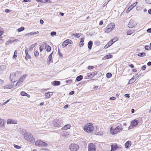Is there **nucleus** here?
I'll return each mask as SVG.
<instances>
[{
	"mask_svg": "<svg viewBox=\"0 0 151 151\" xmlns=\"http://www.w3.org/2000/svg\"><path fill=\"white\" fill-rule=\"evenodd\" d=\"M137 55L139 57H143L145 56L146 54L145 52H142V53L138 54Z\"/></svg>",
	"mask_w": 151,
	"mask_h": 151,
	"instance_id": "obj_29",
	"label": "nucleus"
},
{
	"mask_svg": "<svg viewBox=\"0 0 151 151\" xmlns=\"http://www.w3.org/2000/svg\"><path fill=\"white\" fill-rule=\"evenodd\" d=\"M26 55L28 54V50L26 48L25 50Z\"/></svg>",
	"mask_w": 151,
	"mask_h": 151,
	"instance_id": "obj_53",
	"label": "nucleus"
},
{
	"mask_svg": "<svg viewBox=\"0 0 151 151\" xmlns=\"http://www.w3.org/2000/svg\"><path fill=\"white\" fill-rule=\"evenodd\" d=\"M131 145V142L130 141H128L125 143V146L126 148H128Z\"/></svg>",
	"mask_w": 151,
	"mask_h": 151,
	"instance_id": "obj_19",
	"label": "nucleus"
},
{
	"mask_svg": "<svg viewBox=\"0 0 151 151\" xmlns=\"http://www.w3.org/2000/svg\"><path fill=\"white\" fill-rule=\"evenodd\" d=\"M110 46L109 45L107 44L104 47V48H105V49H106V48H108Z\"/></svg>",
	"mask_w": 151,
	"mask_h": 151,
	"instance_id": "obj_56",
	"label": "nucleus"
},
{
	"mask_svg": "<svg viewBox=\"0 0 151 151\" xmlns=\"http://www.w3.org/2000/svg\"><path fill=\"white\" fill-rule=\"evenodd\" d=\"M83 78V77L81 75H80L77 77L76 80L77 81H79L81 80Z\"/></svg>",
	"mask_w": 151,
	"mask_h": 151,
	"instance_id": "obj_26",
	"label": "nucleus"
},
{
	"mask_svg": "<svg viewBox=\"0 0 151 151\" xmlns=\"http://www.w3.org/2000/svg\"><path fill=\"white\" fill-rule=\"evenodd\" d=\"M17 51L15 50L14 52V55L13 56V58H16L17 57Z\"/></svg>",
	"mask_w": 151,
	"mask_h": 151,
	"instance_id": "obj_36",
	"label": "nucleus"
},
{
	"mask_svg": "<svg viewBox=\"0 0 151 151\" xmlns=\"http://www.w3.org/2000/svg\"><path fill=\"white\" fill-rule=\"evenodd\" d=\"M137 25L136 23L133 20H131L128 24V27L129 28H132L133 27H135Z\"/></svg>",
	"mask_w": 151,
	"mask_h": 151,
	"instance_id": "obj_8",
	"label": "nucleus"
},
{
	"mask_svg": "<svg viewBox=\"0 0 151 151\" xmlns=\"http://www.w3.org/2000/svg\"><path fill=\"white\" fill-rule=\"evenodd\" d=\"M122 125L121 124L117 126L114 128H113V127L111 126L110 128V134L112 135H114L122 132L123 129L122 128Z\"/></svg>",
	"mask_w": 151,
	"mask_h": 151,
	"instance_id": "obj_2",
	"label": "nucleus"
},
{
	"mask_svg": "<svg viewBox=\"0 0 151 151\" xmlns=\"http://www.w3.org/2000/svg\"><path fill=\"white\" fill-rule=\"evenodd\" d=\"M58 0L55 1L54 0H45V2L49 3H55Z\"/></svg>",
	"mask_w": 151,
	"mask_h": 151,
	"instance_id": "obj_24",
	"label": "nucleus"
},
{
	"mask_svg": "<svg viewBox=\"0 0 151 151\" xmlns=\"http://www.w3.org/2000/svg\"><path fill=\"white\" fill-rule=\"evenodd\" d=\"M145 1L147 3L151 4V0H145Z\"/></svg>",
	"mask_w": 151,
	"mask_h": 151,
	"instance_id": "obj_49",
	"label": "nucleus"
},
{
	"mask_svg": "<svg viewBox=\"0 0 151 151\" xmlns=\"http://www.w3.org/2000/svg\"><path fill=\"white\" fill-rule=\"evenodd\" d=\"M27 77V75L24 74L20 78L19 81L17 82L16 84V86L19 85V83L22 82L23 81H24Z\"/></svg>",
	"mask_w": 151,
	"mask_h": 151,
	"instance_id": "obj_10",
	"label": "nucleus"
},
{
	"mask_svg": "<svg viewBox=\"0 0 151 151\" xmlns=\"http://www.w3.org/2000/svg\"><path fill=\"white\" fill-rule=\"evenodd\" d=\"M136 80V79H135L133 77L129 80L128 83L129 84H131L134 82Z\"/></svg>",
	"mask_w": 151,
	"mask_h": 151,
	"instance_id": "obj_23",
	"label": "nucleus"
},
{
	"mask_svg": "<svg viewBox=\"0 0 151 151\" xmlns=\"http://www.w3.org/2000/svg\"><path fill=\"white\" fill-rule=\"evenodd\" d=\"M60 82L59 81H53L54 86H58L60 84Z\"/></svg>",
	"mask_w": 151,
	"mask_h": 151,
	"instance_id": "obj_25",
	"label": "nucleus"
},
{
	"mask_svg": "<svg viewBox=\"0 0 151 151\" xmlns=\"http://www.w3.org/2000/svg\"><path fill=\"white\" fill-rule=\"evenodd\" d=\"M80 46L81 47H83L84 45L83 42H80Z\"/></svg>",
	"mask_w": 151,
	"mask_h": 151,
	"instance_id": "obj_58",
	"label": "nucleus"
},
{
	"mask_svg": "<svg viewBox=\"0 0 151 151\" xmlns=\"http://www.w3.org/2000/svg\"><path fill=\"white\" fill-rule=\"evenodd\" d=\"M21 94H28L24 91H22L21 93Z\"/></svg>",
	"mask_w": 151,
	"mask_h": 151,
	"instance_id": "obj_62",
	"label": "nucleus"
},
{
	"mask_svg": "<svg viewBox=\"0 0 151 151\" xmlns=\"http://www.w3.org/2000/svg\"><path fill=\"white\" fill-rule=\"evenodd\" d=\"M147 31L148 33H151V28H149L147 29Z\"/></svg>",
	"mask_w": 151,
	"mask_h": 151,
	"instance_id": "obj_59",
	"label": "nucleus"
},
{
	"mask_svg": "<svg viewBox=\"0 0 151 151\" xmlns=\"http://www.w3.org/2000/svg\"><path fill=\"white\" fill-rule=\"evenodd\" d=\"M52 53H51L49 56L48 57V62L50 63L51 61V60L52 58Z\"/></svg>",
	"mask_w": 151,
	"mask_h": 151,
	"instance_id": "obj_30",
	"label": "nucleus"
},
{
	"mask_svg": "<svg viewBox=\"0 0 151 151\" xmlns=\"http://www.w3.org/2000/svg\"><path fill=\"white\" fill-rule=\"evenodd\" d=\"M10 79L12 83H14L17 81V78L16 75L14 73H11L10 74Z\"/></svg>",
	"mask_w": 151,
	"mask_h": 151,
	"instance_id": "obj_7",
	"label": "nucleus"
},
{
	"mask_svg": "<svg viewBox=\"0 0 151 151\" xmlns=\"http://www.w3.org/2000/svg\"><path fill=\"white\" fill-rule=\"evenodd\" d=\"M56 32H52L50 33V35L51 36L55 35H56Z\"/></svg>",
	"mask_w": 151,
	"mask_h": 151,
	"instance_id": "obj_47",
	"label": "nucleus"
},
{
	"mask_svg": "<svg viewBox=\"0 0 151 151\" xmlns=\"http://www.w3.org/2000/svg\"><path fill=\"white\" fill-rule=\"evenodd\" d=\"M44 47L43 46H40V52H42L43 50Z\"/></svg>",
	"mask_w": 151,
	"mask_h": 151,
	"instance_id": "obj_46",
	"label": "nucleus"
},
{
	"mask_svg": "<svg viewBox=\"0 0 151 151\" xmlns=\"http://www.w3.org/2000/svg\"><path fill=\"white\" fill-rule=\"evenodd\" d=\"M37 44L35 43V44H33L32 45H31L30 47L29 48V50H32V48L35 47V46Z\"/></svg>",
	"mask_w": 151,
	"mask_h": 151,
	"instance_id": "obj_39",
	"label": "nucleus"
},
{
	"mask_svg": "<svg viewBox=\"0 0 151 151\" xmlns=\"http://www.w3.org/2000/svg\"><path fill=\"white\" fill-rule=\"evenodd\" d=\"M14 148H16V149H20L21 148V147L19 146L16 145H14Z\"/></svg>",
	"mask_w": 151,
	"mask_h": 151,
	"instance_id": "obj_41",
	"label": "nucleus"
},
{
	"mask_svg": "<svg viewBox=\"0 0 151 151\" xmlns=\"http://www.w3.org/2000/svg\"><path fill=\"white\" fill-rule=\"evenodd\" d=\"M30 58V56L28 55H26L25 58L26 60H28Z\"/></svg>",
	"mask_w": 151,
	"mask_h": 151,
	"instance_id": "obj_44",
	"label": "nucleus"
},
{
	"mask_svg": "<svg viewBox=\"0 0 151 151\" xmlns=\"http://www.w3.org/2000/svg\"><path fill=\"white\" fill-rule=\"evenodd\" d=\"M62 135L64 137L67 138L68 137L69 135V134L68 132H63Z\"/></svg>",
	"mask_w": 151,
	"mask_h": 151,
	"instance_id": "obj_22",
	"label": "nucleus"
},
{
	"mask_svg": "<svg viewBox=\"0 0 151 151\" xmlns=\"http://www.w3.org/2000/svg\"><path fill=\"white\" fill-rule=\"evenodd\" d=\"M35 0L37 2L43 3V0Z\"/></svg>",
	"mask_w": 151,
	"mask_h": 151,
	"instance_id": "obj_54",
	"label": "nucleus"
},
{
	"mask_svg": "<svg viewBox=\"0 0 151 151\" xmlns=\"http://www.w3.org/2000/svg\"><path fill=\"white\" fill-rule=\"evenodd\" d=\"M146 68V66L145 65H144V66H143L141 68V69L142 70H145Z\"/></svg>",
	"mask_w": 151,
	"mask_h": 151,
	"instance_id": "obj_48",
	"label": "nucleus"
},
{
	"mask_svg": "<svg viewBox=\"0 0 151 151\" xmlns=\"http://www.w3.org/2000/svg\"><path fill=\"white\" fill-rule=\"evenodd\" d=\"M69 149L71 151H77L79 147L78 145L75 143H72L69 146Z\"/></svg>",
	"mask_w": 151,
	"mask_h": 151,
	"instance_id": "obj_6",
	"label": "nucleus"
},
{
	"mask_svg": "<svg viewBox=\"0 0 151 151\" xmlns=\"http://www.w3.org/2000/svg\"><path fill=\"white\" fill-rule=\"evenodd\" d=\"M9 101V99L4 102L3 104H2V105H4L6 104L7 103H8Z\"/></svg>",
	"mask_w": 151,
	"mask_h": 151,
	"instance_id": "obj_51",
	"label": "nucleus"
},
{
	"mask_svg": "<svg viewBox=\"0 0 151 151\" xmlns=\"http://www.w3.org/2000/svg\"><path fill=\"white\" fill-rule=\"evenodd\" d=\"M111 76L112 75L111 73H107L106 76L107 77V78H109L111 77Z\"/></svg>",
	"mask_w": 151,
	"mask_h": 151,
	"instance_id": "obj_38",
	"label": "nucleus"
},
{
	"mask_svg": "<svg viewBox=\"0 0 151 151\" xmlns=\"http://www.w3.org/2000/svg\"><path fill=\"white\" fill-rule=\"evenodd\" d=\"M81 34L78 33H75L74 34H73V35L76 37L77 38H78L80 36Z\"/></svg>",
	"mask_w": 151,
	"mask_h": 151,
	"instance_id": "obj_35",
	"label": "nucleus"
},
{
	"mask_svg": "<svg viewBox=\"0 0 151 151\" xmlns=\"http://www.w3.org/2000/svg\"><path fill=\"white\" fill-rule=\"evenodd\" d=\"M93 126L92 123H89L85 124L83 127V130L85 132L91 133L93 131Z\"/></svg>",
	"mask_w": 151,
	"mask_h": 151,
	"instance_id": "obj_3",
	"label": "nucleus"
},
{
	"mask_svg": "<svg viewBox=\"0 0 151 151\" xmlns=\"http://www.w3.org/2000/svg\"><path fill=\"white\" fill-rule=\"evenodd\" d=\"M47 90L46 89H43L42 90V91L44 92L43 93L44 94L45 93V94H49V93H51V92H50L49 91H47Z\"/></svg>",
	"mask_w": 151,
	"mask_h": 151,
	"instance_id": "obj_31",
	"label": "nucleus"
},
{
	"mask_svg": "<svg viewBox=\"0 0 151 151\" xmlns=\"http://www.w3.org/2000/svg\"><path fill=\"white\" fill-rule=\"evenodd\" d=\"M68 45L67 43L66 42V41H65L64 42H63L62 45V47L63 48H64L67 45Z\"/></svg>",
	"mask_w": 151,
	"mask_h": 151,
	"instance_id": "obj_32",
	"label": "nucleus"
},
{
	"mask_svg": "<svg viewBox=\"0 0 151 151\" xmlns=\"http://www.w3.org/2000/svg\"><path fill=\"white\" fill-rule=\"evenodd\" d=\"M138 124V122L136 120H134L132 121L131 124V126H130L128 128V130L129 129H132V127H136Z\"/></svg>",
	"mask_w": 151,
	"mask_h": 151,
	"instance_id": "obj_11",
	"label": "nucleus"
},
{
	"mask_svg": "<svg viewBox=\"0 0 151 151\" xmlns=\"http://www.w3.org/2000/svg\"><path fill=\"white\" fill-rule=\"evenodd\" d=\"M17 120L13 119H8L6 121L7 124H17Z\"/></svg>",
	"mask_w": 151,
	"mask_h": 151,
	"instance_id": "obj_12",
	"label": "nucleus"
},
{
	"mask_svg": "<svg viewBox=\"0 0 151 151\" xmlns=\"http://www.w3.org/2000/svg\"><path fill=\"white\" fill-rule=\"evenodd\" d=\"M33 32H30L29 33H27L26 35V36H31L33 35Z\"/></svg>",
	"mask_w": 151,
	"mask_h": 151,
	"instance_id": "obj_45",
	"label": "nucleus"
},
{
	"mask_svg": "<svg viewBox=\"0 0 151 151\" xmlns=\"http://www.w3.org/2000/svg\"><path fill=\"white\" fill-rule=\"evenodd\" d=\"M24 29V28L23 27H21L20 28H19L17 29V31L19 32H21Z\"/></svg>",
	"mask_w": 151,
	"mask_h": 151,
	"instance_id": "obj_34",
	"label": "nucleus"
},
{
	"mask_svg": "<svg viewBox=\"0 0 151 151\" xmlns=\"http://www.w3.org/2000/svg\"><path fill=\"white\" fill-rule=\"evenodd\" d=\"M132 33V32L131 31H127V34L128 35H130Z\"/></svg>",
	"mask_w": 151,
	"mask_h": 151,
	"instance_id": "obj_50",
	"label": "nucleus"
},
{
	"mask_svg": "<svg viewBox=\"0 0 151 151\" xmlns=\"http://www.w3.org/2000/svg\"><path fill=\"white\" fill-rule=\"evenodd\" d=\"M42 141L41 140H37L35 143V145L36 146H42Z\"/></svg>",
	"mask_w": 151,
	"mask_h": 151,
	"instance_id": "obj_17",
	"label": "nucleus"
},
{
	"mask_svg": "<svg viewBox=\"0 0 151 151\" xmlns=\"http://www.w3.org/2000/svg\"><path fill=\"white\" fill-rule=\"evenodd\" d=\"M93 68V66H89L88 67V68L89 69H91Z\"/></svg>",
	"mask_w": 151,
	"mask_h": 151,
	"instance_id": "obj_61",
	"label": "nucleus"
},
{
	"mask_svg": "<svg viewBox=\"0 0 151 151\" xmlns=\"http://www.w3.org/2000/svg\"><path fill=\"white\" fill-rule=\"evenodd\" d=\"M22 134L23 135L25 139L28 142H33L35 140L32 135L31 134H28L25 129L22 130Z\"/></svg>",
	"mask_w": 151,
	"mask_h": 151,
	"instance_id": "obj_1",
	"label": "nucleus"
},
{
	"mask_svg": "<svg viewBox=\"0 0 151 151\" xmlns=\"http://www.w3.org/2000/svg\"><path fill=\"white\" fill-rule=\"evenodd\" d=\"M53 124L55 127H59L63 124V120L60 119H56L53 122Z\"/></svg>",
	"mask_w": 151,
	"mask_h": 151,
	"instance_id": "obj_5",
	"label": "nucleus"
},
{
	"mask_svg": "<svg viewBox=\"0 0 151 151\" xmlns=\"http://www.w3.org/2000/svg\"><path fill=\"white\" fill-rule=\"evenodd\" d=\"M39 33V32L38 31H37L36 32H33V35H36Z\"/></svg>",
	"mask_w": 151,
	"mask_h": 151,
	"instance_id": "obj_60",
	"label": "nucleus"
},
{
	"mask_svg": "<svg viewBox=\"0 0 151 151\" xmlns=\"http://www.w3.org/2000/svg\"><path fill=\"white\" fill-rule=\"evenodd\" d=\"M13 87V86L12 85H7L5 86L4 87V89H11Z\"/></svg>",
	"mask_w": 151,
	"mask_h": 151,
	"instance_id": "obj_28",
	"label": "nucleus"
},
{
	"mask_svg": "<svg viewBox=\"0 0 151 151\" xmlns=\"http://www.w3.org/2000/svg\"><path fill=\"white\" fill-rule=\"evenodd\" d=\"M115 99H116V98L114 97H111L110 98V99L112 100H115Z\"/></svg>",
	"mask_w": 151,
	"mask_h": 151,
	"instance_id": "obj_57",
	"label": "nucleus"
},
{
	"mask_svg": "<svg viewBox=\"0 0 151 151\" xmlns=\"http://www.w3.org/2000/svg\"><path fill=\"white\" fill-rule=\"evenodd\" d=\"M111 149L110 151H114L117 150L118 146L116 144L114 143L111 145Z\"/></svg>",
	"mask_w": 151,
	"mask_h": 151,
	"instance_id": "obj_14",
	"label": "nucleus"
},
{
	"mask_svg": "<svg viewBox=\"0 0 151 151\" xmlns=\"http://www.w3.org/2000/svg\"><path fill=\"white\" fill-rule=\"evenodd\" d=\"M109 46L112 45L113 44L112 40H111L107 43Z\"/></svg>",
	"mask_w": 151,
	"mask_h": 151,
	"instance_id": "obj_52",
	"label": "nucleus"
},
{
	"mask_svg": "<svg viewBox=\"0 0 151 151\" xmlns=\"http://www.w3.org/2000/svg\"><path fill=\"white\" fill-rule=\"evenodd\" d=\"M97 74V72L95 71L93 73H89L87 74V76L90 78H92Z\"/></svg>",
	"mask_w": 151,
	"mask_h": 151,
	"instance_id": "obj_13",
	"label": "nucleus"
},
{
	"mask_svg": "<svg viewBox=\"0 0 151 151\" xmlns=\"http://www.w3.org/2000/svg\"><path fill=\"white\" fill-rule=\"evenodd\" d=\"M145 49L147 50H149L151 49L150 46L149 45H145Z\"/></svg>",
	"mask_w": 151,
	"mask_h": 151,
	"instance_id": "obj_33",
	"label": "nucleus"
},
{
	"mask_svg": "<svg viewBox=\"0 0 151 151\" xmlns=\"http://www.w3.org/2000/svg\"><path fill=\"white\" fill-rule=\"evenodd\" d=\"M40 23L42 24H43L44 22V21L42 19H40Z\"/></svg>",
	"mask_w": 151,
	"mask_h": 151,
	"instance_id": "obj_63",
	"label": "nucleus"
},
{
	"mask_svg": "<svg viewBox=\"0 0 151 151\" xmlns=\"http://www.w3.org/2000/svg\"><path fill=\"white\" fill-rule=\"evenodd\" d=\"M45 98H49L50 97V95H45Z\"/></svg>",
	"mask_w": 151,
	"mask_h": 151,
	"instance_id": "obj_55",
	"label": "nucleus"
},
{
	"mask_svg": "<svg viewBox=\"0 0 151 151\" xmlns=\"http://www.w3.org/2000/svg\"><path fill=\"white\" fill-rule=\"evenodd\" d=\"M42 150H44L45 151H50L49 149H43Z\"/></svg>",
	"mask_w": 151,
	"mask_h": 151,
	"instance_id": "obj_64",
	"label": "nucleus"
},
{
	"mask_svg": "<svg viewBox=\"0 0 151 151\" xmlns=\"http://www.w3.org/2000/svg\"><path fill=\"white\" fill-rule=\"evenodd\" d=\"M18 40L17 39H15L13 40H9L7 41L6 42V45H9V44H11L13 42H17V41Z\"/></svg>",
	"mask_w": 151,
	"mask_h": 151,
	"instance_id": "obj_18",
	"label": "nucleus"
},
{
	"mask_svg": "<svg viewBox=\"0 0 151 151\" xmlns=\"http://www.w3.org/2000/svg\"><path fill=\"white\" fill-rule=\"evenodd\" d=\"M92 44H93L92 42L91 41H89V42H88V48L89 50L91 49L92 46Z\"/></svg>",
	"mask_w": 151,
	"mask_h": 151,
	"instance_id": "obj_21",
	"label": "nucleus"
},
{
	"mask_svg": "<svg viewBox=\"0 0 151 151\" xmlns=\"http://www.w3.org/2000/svg\"><path fill=\"white\" fill-rule=\"evenodd\" d=\"M65 41H66V42L68 44L69 43L71 44L72 42V41L70 40L69 39L66 40Z\"/></svg>",
	"mask_w": 151,
	"mask_h": 151,
	"instance_id": "obj_42",
	"label": "nucleus"
},
{
	"mask_svg": "<svg viewBox=\"0 0 151 151\" xmlns=\"http://www.w3.org/2000/svg\"><path fill=\"white\" fill-rule=\"evenodd\" d=\"M112 57V55H108L105 56V58L106 59H109Z\"/></svg>",
	"mask_w": 151,
	"mask_h": 151,
	"instance_id": "obj_40",
	"label": "nucleus"
},
{
	"mask_svg": "<svg viewBox=\"0 0 151 151\" xmlns=\"http://www.w3.org/2000/svg\"><path fill=\"white\" fill-rule=\"evenodd\" d=\"M71 127V125L70 124H68L64 126L61 128L62 130H66L70 129Z\"/></svg>",
	"mask_w": 151,
	"mask_h": 151,
	"instance_id": "obj_16",
	"label": "nucleus"
},
{
	"mask_svg": "<svg viewBox=\"0 0 151 151\" xmlns=\"http://www.w3.org/2000/svg\"><path fill=\"white\" fill-rule=\"evenodd\" d=\"M47 145L46 143L45 142H43L42 141V146L43 147H46V146H47Z\"/></svg>",
	"mask_w": 151,
	"mask_h": 151,
	"instance_id": "obj_43",
	"label": "nucleus"
},
{
	"mask_svg": "<svg viewBox=\"0 0 151 151\" xmlns=\"http://www.w3.org/2000/svg\"><path fill=\"white\" fill-rule=\"evenodd\" d=\"M88 151H96L95 145L93 143H90L88 147Z\"/></svg>",
	"mask_w": 151,
	"mask_h": 151,
	"instance_id": "obj_9",
	"label": "nucleus"
},
{
	"mask_svg": "<svg viewBox=\"0 0 151 151\" xmlns=\"http://www.w3.org/2000/svg\"><path fill=\"white\" fill-rule=\"evenodd\" d=\"M35 56L36 57H37L39 55V52L38 51L36 50L34 52Z\"/></svg>",
	"mask_w": 151,
	"mask_h": 151,
	"instance_id": "obj_37",
	"label": "nucleus"
},
{
	"mask_svg": "<svg viewBox=\"0 0 151 151\" xmlns=\"http://www.w3.org/2000/svg\"><path fill=\"white\" fill-rule=\"evenodd\" d=\"M3 29L2 28L0 27V40H1L2 39V35L3 34Z\"/></svg>",
	"mask_w": 151,
	"mask_h": 151,
	"instance_id": "obj_20",
	"label": "nucleus"
},
{
	"mask_svg": "<svg viewBox=\"0 0 151 151\" xmlns=\"http://www.w3.org/2000/svg\"><path fill=\"white\" fill-rule=\"evenodd\" d=\"M115 24L114 23H111L109 24L105 29V32L108 33L111 32L114 28Z\"/></svg>",
	"mask_w": 151,
	"mask_h": 151,
	"instance_id": "obj_4",
	"label": "nucleus"
},
{
	"mask_svg": "<svg viewBox=\"0 0 151 151\" xmlns=\"http://www.w3.org/2000/svg\"><path fill=\"white\" fill-rule=\"evenodd\" d=\"M45 49L48 52L50 51L51 50L50 47L48 45L45 46Z\"/></svg>",
	"mask_w": 151,
	"mask_h": 151,
	"instance_id": "obj_27",
	"label": "nucleus"
},
{
	"mask_svg": "<svg viewBox=\"0 0 151 151\" xmlns=\"http://www.w3.org/2000/svg\"><path fill=\"white\" fill-rule=\"evenodd\" d=\"M5 121L0 118V127H3L5 126Z\"/></svg>",
	"mask_w": 151,
	"mask_h": 151,
	"instance_id": "obj_15",
	"label": "nucleus"
}]
</instances>
